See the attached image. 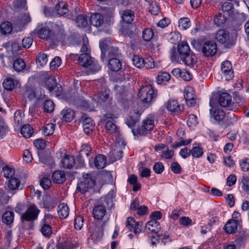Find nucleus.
Segmentation results:
<instances>
[{
    "label": "nucleus",
    "instance_id": "1",
    "mask_svg": "<svg viewBox=\"0 0 249 249\" xmlns=\"http://www.w3.org/2000/svg\"><path fill=\"white\" fill-rule=\"evenodd\" d=\"M178 53L176 48L173 47L171 50L170 58L172 62H178L182 61L184 62H196L197 57L191 51L188 43L185 41L181 42L178 46Z\"/></svg>",
    "mask_w": 249,
    "mask_h": 249
},
{
    "label": "nucleus",
    "instance_id": "2",
    "mask_svg": "<svg viewBox=\"0 0 249 249\" xmlns=\"http://www.w3.org/2000/svg\"><path fill=\"white\" fill-rule=\"evenodd\" d=\"M216 39L220 43L224 44L227 48H230L233 46L236 42L237 33L234 32L230 34L228 31L223 29L219 30L216 33Z\"/></svg>",
    "mask_w": 249,
    "mask_h": 249
},
{
    "label": "nucleus",
    "instance_id": "3",
    "mask_svg": "<svg viewBox=\"0 0 249 249\" xmlns=\"http://www.w3.org/2000/svg\"><path fill=\"white\" fill-rule=\"evenodd\" d=\"M138 96L142 102L149 103L156 97L157 94L151 85H147L140 89Z\"/></svg>",
    "mask_w": 249,
    "mask_h": 249
},
{
    "label": "nucleus",
    "instance_id": "4",
    "mask_svg": "<svg viewBox=\"0 0 249 249\" xmlns=\"http://www.w3.org/2000/svg\"><path fill=\"white\" fill-rule=\"evenodd\" d=\"M96 182L95 176L87 173L83 175V179L80 183H78L77 190L82 193H84L89 188L94 186Z\"/></svg>",
    "mask_w": 249,
    "mask_h": 249
},
{
    "label": "nucleus",
    "instance_id": "5",
    "mask_svg": "<svg viewBox=\"0 0 249 249\" xmlns=\"http://www.w3.org/2000/svg\"><path fill=\"white\" fill-rule=\"evenodd\" d=\"M40 210L34 204L30 205L27 211L21 215V220L24 221H33L36 220Z\"/></svg>",
    "mask_w": 249,
    "mask_h": 249
},
{
    "label": "nucleus",
    "instance_id": "6",
    "mask_svg": "<svg viewBox=\"0 0 249 249\" xmlns=\"http://www.w3.org/2000/svg\"><path fill=\"white\" fill-rule=\"evenodd\" d=\"M154 126V121L151 119H146L142 122V125L136 130L132 129V131L134 135H143L146 134L148 131L152 130Z\"/></svg>",
    "mask_w": 249,
    "mask_h": 249
},
{
    "label": "nucleus",
    "instance_id": "7",
    "mask_svg": "<svg viewBox=\"0 0 249 249\" xmlns=\"http://www.w3.org/2000/svg\"><path fill=\"white\" fill-rule=\"evenodd\" d=\"M210 106L211 108L210 109L211 117L218 124L223 123L225 117V112L219 108H215L213 107L212 100H210Z\"/></svg>",
    "mask_w": 249,
    "mask_h": 249
},
{
    "label": "nucleus",
    "instance_id": "8",
    "mask_svg": "<svg viewBox=\"0 0 249 249\" xmlns=\"http://www.w3.org/2000/svg\"><path fill=\"white\" fill-rule=\"evenodd\" d=\"M105 122V128L108 133L112 135V140H115L116 144H118V139H119V128L112 121L104 120Z\"/></svg>",
    "mask_w": 249,
    "mask_h": 249
},
{
    "label": "nucleus",
    "instance_id": "9",
    "mask_svg": "<svg viewBox=\"0 0 249 249\" xmlns=\"http://www.w3.org/2000/svg\"><path fill=\"white\" fill-rule=\"evenodd\" d=\"M202 51L203 54L207 57L213 56L217 52V45L213 41H206L202 47Z\"/></svg>",
    "mask_w": 249,
    "mask_h": 249
},
{
    "label": "nucleus",
    "instance_id": "10",
    "mask_svg": "<svg viewBox=\"0 0 249 249\" xmlns=\"http://www.w3.org/2000/svg\"><path fill=\"white\" fill-rule=\"evenodd\" d=\"M42 79L45 81V86L48 89L50 92L55 90L57 88V84L56 79L52 76H49L46 71L42 72Z\"/></svg>",
    "mask_w": 249,
    "mask_h": 249
},
{
    "label": "nucleus",
    "instance_id": "11",
    "mask_svg": "<svg viewBox=\"0 0 249 249\" xmlns=\"http://www.w3.org/2000/svg\"><path fill=\"white\" fill-rule=\"evenodd\" d=\"M142 222H136L134 218L129 217L126 221V227L130 231H133L135 234L142 231Z\"/></svg>",
    "mask_w": 249,
    "mask_h": 249
},
{
    "label": "nucleus",
    "instance_id": "12",
    "mask_svg": "<svg viewBox=\"0 0 249 249\" xmlns=\"http://www.w3.org/2000/svg\"><path fill=\"white\" fill-rule=\"evenodd\" d=\"M165 105L169 111L176 114L181 113L184 109L183 105L179 104L177 100L174 99L169 100Z\"/></svg>",
    "mask_w": 249,
    "mask_h": 249
},
{
    "label": "nucleus",
    "instance_id": "13",
    "mask_svg": "<svg viewBox=\"0 0 249 249\" xmlns=\"http://www.w3.org/2000/svg\"><path fill=\"white\" fill-rule=\"evenodd\" d=\"M75 164V160L73 156L65 155L60 160L59 166L61 168L70 169Z\"/></svg>",
    "mask_w": 249,
    "mask_h": 249
},
{
    "label": "nucleus",
    "instance_id": "14",
    "mask_svg": "<svg viewBox=\"0 0 249 249\" xmlns=\"http://www.w3.org/2000/svg\"><path fill=\"white\" fill-rule=\"evenodd\" d=\"M122 20L127 24H131L135 18L134 12L130 9H125L120 12Z\"/></svg>",
    "mask_w": 249,
    "mask_h": 249
},
{
    "label": "nucleus",
    "instance_id": "15",
    "mask_svg": "<svg viewBox=\"0 0 249 249\" xmlns=\"http://www.w3.org/2000/svg\"><path fill=\"white\" fill-rule=\"evenodd\" d=\"M107 213L105 205H98L93 209L92 214L95 219L97 220L102 219L106 215Z\"/></svg>",
    "mask_w": 249,
    "mask_h": 249
},
{
    "label": "nucleus",
    "instance_id": "16",
    "mask_svg": "<svg viewBox=\"0 0 249 249\" xmlns=\"http://www.w3.org/2000/svg\"><path fill=\"white\" fill-rule=\"evenodd\" d=\"M238 225V221L231 219L228 220L224 226V230L226 232L229 234L235 233Z\"/></svg>",
    "mask_w": 249,
    "mask_h": 249
},
{
    "label": "nucleus",
    "instance_id": "17",
    "mask_svg": "<svg viewBox=\"0 0 249 249\" xmlns=\"http://www.w3.org/2000/svg\"><path fill=\"white\" fill-rule=\"evenodd\" d=\"M35 31L39 37L43 39H47L51 35V31L47 26H38L35 30Z\"/></svg>",
    "mask_w": 249,
    "mask_h": 249
},
{
    "label": "nucleus",
    "instance_id": "18",
    "mask_svg": "<svg viewBox=\"0 0 249 249\" xmlns=\"http://www.w3.org/2000/svg\"><path fill=\"white\" fill-rule=\"evenodd\" d=\"M107 159L106 157L103 155H97L94 160L93 163L91 164V166L94 167L97 169H103L106 165Z\"/></svg>",
    "mask_w": 249,
    "mask_h": 249
},
{
    "label": "nucleus",
    "instance_id": "19",
    "mask_svg": "<svg viewBox=\"0 0 249 249\" xmlns=\"http://www.w3.org/2000/svg\"><path fill=\"white\" fill-rule=\"evenodd\" d=\"M59 238L56 245L57 249H74L79 247V243L76 242H71L70 241H64V242H59Z\"/></svg>",
    "mask_w": 249,
    "mask_h": 249
},
{
    "label": "nucleus",
    "instance_id": "20",
    "mask_svg": "<svg viewBox=\"0 0 249 249\" xmlns=\"http://www.w3.org/2000/svg\"><path fill=\"white\" fill-rule=\"evenodd\" d=\"M221 69L223 73L226 76L227 80H229L234 77L231 63H222Z\"/></svg>",
    "mask_w": 249,
    "mask_h": 249
},
{
    "label": "nucleus",
    "instance_id": "21",
    "mask_svg": "<svg viewBox=\"0 0 249 249\" xmlns=\"http://www.w3.org/2000/svg\"><path fill=\"white\" fill-rule=\"evenodd\" d=\"M83 128L87 134H89L94 127L92 119L89 117H84L82 123Z\"/></svg>",
    "mask_w": 249,
    "mask_h": 249
},
{
    "label": "nucleus",
    "instance_id": "22",
    "mask_svg": "<svg viewBox=\"0 0 249 249\" xmlns=\"http://www.w3.org/2000/svg\"><path fill=\"white\" fill-rule=\"evenodd\" d=\"M140 117V114L138 111L134 110L133 112L130 113V115L126 119V124L128 127L132 128L136 124L139 122Z\"/></svg>",
    "mask_w": 249,
    "mask_h": 249
},
{
    "label": "nucleus",
    "instance_id": "23",
    "mask_svg": "<svg viewBox=\"0 0 249 249\" xmlns=\"http://www.w3.org/2000/svg\"><path fill=\"white\" fill-rule=\"evenodd\" d=\"M218 101L221 106L228 107L231 103V96L228 93L223 92L219 95Z\"/></svg>",
    "mask_w": 249,
    "mask_h": 249
},
{
    "label": "nucleus",
    "instance_id": "24",
    "mask_svg": "<svg viewBox=\"0 0 249 249\" xmlns=\"http://www.w3.org/2000/svg\"><path fill=\"white\" fill-rule=\"evenodd\" d=\"M89 21L93 26L99 27L104 23L103 17L101 14L94 13L90 16Z\"/></svg>",
    "mask_w": 249,
    "mask_h": 249
},
{
    "label": "nucleus",
    "instance_id": "25",
    "mask_svg": "<svg viewBox=\"0 0 249 249\" xmlns=\"http://www.w3.org/2000/svg\"><path fill=\"white\" fill-rule=\"evenodd\" d=\"M52 179L56 183H62L66 180L65 174L61 170L55 171L53 174Z\"/></svg>",
    "mask_w": 249,
    "mask_h": 249
},
{
    "label": "nucleus",
    "instance_id": "26",
    "mask_svg": "<svg viewBox=\"0 0 249 249\" xmlns=\"http://www.w3.org/2000/svg\"><path fill=\"white\" fill-rule=\"evenodd\" d=\"M69 211V208L68 205L64 203L60 204L58 206V214L59 217L62 219H65L68 216Z\"/></svg>",
    "mask_w": 249,
    "mask_h": 249
},
{
    "label": "nucleus",
    "instance_id": "27",
    "mask_svg": "<svg viewBox=\"0 0 249 249\" xmlns=\"http://www.w3.org/2000/svg\"><path fill=\"white\" fill-rule=\"evenodd\" d=\"M47 218V217L45 216L41 221L42 227L40 231L44 236L49 237L51 235L52 231L51 226L46 222Z\"/></svg>",
    "mask_w": 249,
    "mask_h": 249
},
{
    "label": "nucleus",
    "instance_id": "28",
    "mask_svg": "<svg viewBox=\"0 0 249 249\" xmlns=\"http://www.w3.org/2000/svg\"><path fill=\"white\" fill-rule=\"evenodd\" d=\"M63 119L68 122L71 121L74 117V111L70 108L64 109L61 112Z\"/></svg>",
    "mask_w": 249,
    "mask_h": 249
},
{
    "label": "nucleus",
    "instance_id": "29",
    "mask_svg": "<svg viewBox=\"0 0 249 249\" xmlns=\"http://www.w3.org/2000/svg\"><path fill=\"white\" fill-rule=\"evenodd\" d=\"M76 23L79 27H86L89 26V21L88 17L80 15L77 17Z\"/></svg>",
    "mask_w": 249,
    "mask_h": 249
},
{
    "label": "nucleus",
    "instance_id": "30",
    "mask_svg": "<svg viewBox=\"0 0 249 249\" xmlns=\"http://www.w3.org/2000/svg\"><path fill=\"white\" fill-rule=\"evenodd\" d=\"M191 155L194 158H199L203 154V149L199 144H194L192 149H191Z\"/></svg>",
    "mask_w": 249,
    "mask_h": 249
},
{
    "label": "nucleus",
    "instance_id": "31",
    "mask_svg": "<svg viewBox=\"0 0 249 249\" xmlns=\"http://www.w3.org/2000/svg\"><path fill=\"white\" fill-rule=\"evenodd\" d=\"M14 213L12 211L5 212L2 216V222L7 225H11L14 221Z\"/></svg>",
    "mask_w": 249,
    "mask_h": 249
},
{
    "label": "nucleus",
    "instance_id": "32",
    "mask_svg": "<svg viewBox=\"0 0 249 249\" xmlns=\"http://www.w3.org/2000/svg\"><path fill=\"white\" fill-rule=\"evenodd\" d=\"M20 133L24 137L30 138L33 133V128L30 124L24 125L21 128Z\"/></svg>",
    "mask_w": 249,
    "mask_h": 249
},
{
    "label": "nucleus",
    "instance_id": "33",
    "mask_svg": "<svg viewBox=\"0 0 249 249\" xmlns=\"http://www.w3.org/2000/svg\"><path fill=\"white\" fill-rule=\"evenodd\" d=\"M2 172L3 173V176L5 178H11L14 176L15 170L13 167L5 165L3 167Z\"/></svg>",
    "mask_w": 249,
    "mask_h": 249
},
{
    "label": "nucleus",
    "instance_id": "34",
    "mask_svg": "<svg viewBox=\"0 0 249 249\" xmlns=\"http://www.w3.org/2000/svg\"><path fill=\"white\" fill-rule=\"evenodd\" d=\"M82 66L87 68L90 73H95L98 71L100 69V66H98L97 63H82Z\"/></svg>",
    "mask_w": 249,
    "mask_h": 249
},
{
    "label": "nucleus",
    "instance_id": "35",
    "mask_svg": "<svg viewBox=\"0 0 249 249\" xmlns=\"http://www.w3.org/2000/svg\"><path fill=\"white\" fill-rule=\"evenodd\" d=\"M13 67L15 71L18 72L28 71L30 67L26 65V63H12Z\"/></svg>",
    "mask_w": 249,
    "mask_h": 249
},
{
    "label": "nucleus",
    "instance_id": "36",
    "mask_svg": "<svg viewBox=\"0 0 249 249\" xmlns=\"http://www.w3.org/2000/svg\"><path fill=\"white\" fill-rule=\"evenodd\" d=\"M20 185L19 180L16 178L10 179L8 182V186L9 189L15 190L17 189Z\"/></svg>",
    "mask_w": 249,
    "mask_h": 249
},
{
    "label": "nucleus",
    "instance_id": "37",
    "mask_svg": "<svg viewBox=\"0 0 249 249\" xmlns=\"http://www.w3.org/2000/svg\"><path fill=\"white\" fill-rule=\"evenodd\" d=\"M91 151V148L90 146L88 143L84 144L81 146V149L79 152V156L81 157H82L84 156L88 157Z\"/></svg>",
    "mask_w": 249,
    "mask_h": 249
},
{
    "label": "nucleus",
    "instance_id": "38",
    "mask_svg": "<svg viewBox=\"0 0 249 249\" xmlns=\"http://www.w3.org/2000/svg\"><path fill=\"white\" fill-rule=\"evenodd\" d=\"M154 32L151 28H146L142 32V38L145 41H149L153 38Z\"/></svg>",
    "mask_w": 249,
    "mask_h": 249
},
{
    "label": "nucleus",
    "instance_id": "39",
    "mask_svg": "<svg viewBox=\"0 0 249 249\" xmlns=\"http://www.w3.org/2000/svg\"><path fill=\"white\" fill-rule=\"evenodd\" d=\"M54 130L55 124L52 123H49L44 126L43 133L46 136H50L53 133Z\"/></svg>",
    "mask_w": 249,
    "mask_h": 249
},
{
    "label": "nucleus",
    "instance_id": "40",
    "mask_svg": "<svg viewBox=\"0 0 249 249\" xmlns=\"http://www.w3.org/2000/svg\"><path fill=\"white\" fill-rule=\"evenodd\" d=\"M196 97L195 91L191 87H186L184 89V98L185 100L192 99Z\"/></svg>",
    "mask_w": 249,
    "mask_h": 249
},
{
    "label": "nucleus",
    "instance_id": "41",
    "mask_svg": "<svg viewBox=\"0 0 249 249\" xmlns=\"http://www.w3.org/2000/svg\"><path fill=\"white\" fill-rule=\"evenodd\" d=\"M248 234L246 231H240L237 234V238L235 240V243L239 245H241L247 239Z\"/></svg>",
    "mask_w": 249,
    "mask_h": 249
},
{
    "label": "nucleus",
    "instance_id": "42",
    "mask_svg": "<svg viewBox=\"0 0 249 249\" xmlns=\"http://www.w3.org/2000/svg\"><path fill=\"white\" fill-rule=\"evenodd\" d=\"M0 27L1 32L4 34H9L12 30V24L8 21L2 22Z\"/></svg>",
    "mask_w": 249,
    "mask_h": 249
},
{
    "label": "nucleus",
    "instance_id": "43",
    "mask_svg": "<svg viewBox=\"0 0 249 249\" xmlns=\"http://www.w3.org/2000/svg\"><path fill=\"white\" fill-rule=\"evenodd\" d=\"M15 82L14 80L10 78L4 80L3 82L4 88L7 90H12L15 88Z\"/></svg>",
    "mask_w": 249,
    "mask_h": 249
},
{
    "label": "nucleus",
    "instance_id": "44",
    "mask_svg": "<svg viewBox=\"0 0 249 249\" xmlns=\"http://www.w3.org/2000/svg\"><path fill=\"white\" fill-rule=\"evenodd\" d=\"M94 60L89 53H82L78 57L79 62H93Z\"/></svg>",
    "mask_w": 249,
    "mask_h": 249
},
{
    "label": "nucleus",
    "instance_id": "45",
    "mask_svg": "<svg viewBox=\"0 0 249 249\" xmlns=\"http://www.w3.org/2000/svg\"><path fill=\"white\" fill-rule=\"evenodd\" d=\"M109 97V93L106 90L101 93H98L95 95L94 99L98 102H104L108 99Z\"/></svg>",
    "mask_w": 249,
    "mask_h": 249
},
{
    "label": "nucleus",
    "instance_id": "46",
    "mask_svg": "<svg viewBox=\"0 0 249 249\" xmlns=\"http://www.w3.org/2000/svg\"><path fill=\"white\" fill-rule=\"evenodd\" d=\"M222 10L224 13L230 15L233 12V7L232 4L229 2H224L221 7Z\"/></svg>",
    "mask_w": 249,
    "mask_h": 249
},
{
    "label": "nucleus",
    "instance_id": "47",
    "mask_svg": "<svg viewBox=\"0 0 249 249\" xmlns=\"http://www.w3.org/2000/svg\"><path fill=\"white\" fill-rule=\"evenodd\" d=\"M24 96L29 100H31L36 98V94L34 89L28 87L24 91Z\"/></svg>",
    "mask_w": 249,
    "mask_h": 249
},
{
    "label": "nucleus",
    "instance_id": "48",
    "mask_svg": "<svg viewBox=\"0 0 249 249\" xmlns=\"http://www.w3.org/2000/svg\"><path fill=\"white\" fill-rule=\"evenodd\" d=\"M213 21L217 26H221L225 22L226 18L221 13H219L214 17Z\"/></svg>",
    "mask_w": 249,
    "mask_h": 249
},
{
    "label": "nucleus",
    "instance_id": "49",
    "mask_svg": "<svg viewBox=\"0 0 249 249\" xmlns=\"http://www.w3.org/2000/svg\"><path fill=\"white\" fill-rule=\"evenodd\" d=\"M191 26L190 21L187 18H181L178 21V26L183 30L187 29Z\"/></svg>",
    "mask_w": 249,
    "mask_h": 249
},
{
    "label": "nucleus",
    "instance_id": "50",
    "mask_svg": "<svg viewBox=\"0 0 249 249\" xmlns=\"http://www.w3.org/2000/svg\"><path fill=\"white\" fill-rule=\"evenodd\" d=\"M170 41L173 44H176L181 39L180 34L178 32H173L170 34Z\"/></svg>",
    "mask_w": 249,
    "mask_h": 249
},
{
    "label": "nucleus",
    "instance_id": "51",
    "mask_svg": "<svg viewBox=\"0 0 249 249\" xmlns=\"http://www.w3.org/2000/svg\"><path fill=\"white\" fill-rule=\"evenodd\" d=\"M159 225V223L157 221L151 219L148 221L146 225V227L148 230L152 232H156V228Z\"/></svg>",
    "mask_w": 249,
    "mask_h": 249
},
{
    "label": "nucleus",
    "instance_id": "52",
    "mask_svg": "<svg viewBox=\"0 0 249 249\" xmlns=\"http://www.w3.org/2000/svg\"><path fill=\"white\" fill-rule=\"evenodd\" d=\"M44 110L47 112H51L53 110L54 106L52 101L47 100L45 101L43 105Z\"/></svg>",
    "mask_w": 249,
    "mask_h": 249
},
{
    "label": "nucleus",
    "instance_id": "53",
    "mask_svg": "<svg viewBox=\"0 0 249 249\" xmlns=\"http://www.w3.org/2000/svg\"><path fill=\"white\" fill-rule=\"evenodd\" d=\"M84 223V218L82 216H77L74 220V226L77 230H81L83 227Z\"/></svg>",
    "mask_w": 249,
    "mask_h": 249
},
{
    "label": "nucleus",
    "instance_id": "54",
    "mask_svg": "<svg viewBox=\"0 0 249 249\" xmlns=\"http://www.w3.org/2000/svg\"><path fill=\"white\" fill-rule=\"evenodd\" d=\"M157 80L160 83L168 81L170 79V75L167 72H162L157 76Z\"/></svg>",
    "mask_w": 249,
    "mask_h": 249
},
{
    "label": "nucleus",
    "instance_id": "55",
    "mask_svg": "<svg viewBox=\"0 0 249 249\" xmlns=\"http://www.w3.org/2000/svg\"><path fill=\"white\" fill-rule=\"evenodd\" d=\"M14 122L17 125H20L22 123V113L20 110L15 112L14 117Z\"/></svg>",
    "mask_w": 249,
    "mask_h": 249
},
{
    "label": "nucleus",
    "instance_id": "56",
    "mask_svg": "<svg viewBox=\"0 0 249 249\" xmlns=\"http://www.w3.org/2000/svg\"><path fill=\"white\" fill-rule=\"evenodd\" d=\"M40 184L43 189H48L51 186L52 181L50 178L44 177L40 180Z\"/></svg>",
    "mask_w": 249,
    "mask_h": 249
},
{
    "label": "nucleus",
    "instance_id": "57",
    "mask_svg": "<svg viewBox=\"0 0 249 249\" xmlns=\"http://www.w3.org/2000/svg\"><path fill=\"white\" fill-rule=\"evenodd\" d=\"M100 48L101 50V57L102 61H104L105 53L106 50H108V46L107 43V41H103L100 42Z\"/></svg>",
    "mask_w": 249,
    "mask_h": 249
},
{
    "label": "nucleus",
    "instance_id": "58",
    "mask_svg": "<svg viewBox=\"0 0 249 249\" xmlns=\"http://www.w3.org/2000/svg\"><path fill=\"white\" fill-rule=\"evenodd\" d=\"M23 159L24 161L27 163H30L32 161L33 159L32 155L29 150L26 149L24 151L23 154Z\"/></svg>",
    "mask_w": 249,
    "mask_h": 249
},
{
    "label": "nucleus",
    "instance_id": "59",
    "mask_svg": "<svg viewBox=\"0 0 249 249\" xmlns=\"http://www.w3.org/2000/svg\"><path fill=\"white\" fill-rule=\"evenodd\" d=\"M164 169V165L161 162H157L155 163L153 166V170L157 174H161L163 172Z\"/></svg>",
    "mask_w": 249,
    "mask_h": 249
},
{
    "label": "nucleus",
    "instance_id": "60",
    "mask_svg": "<svg viewBox=\"0 0 249 249\" xmlns=\"http://www.w3.org/2000/svg\"><path fill=\"white\" fill-rule=\"evenodd\" d=\"M107 68L112 71H118L122 68V63H107Z\"/></svg>",
    "mask_w": 249,
    "mask_h": 249
},
{
    "label": "nucleus",
    "instance_id": "61",
    "mask_svg": "<svg viewBox=\"0 0 249 249\" xmlns=\"http://www.w3.org/2000/svg\"><path fill=\"white\" fill-rule=\"evenodd\" d=\"M197 117L194 114H190L189 116V118L187 121L188 125L190 127L196 126L198 124Z\"/></svg>",
    "mask_w": 249,
    "mask_h": 249
},
{
    "label": "nucleus",
    "instance_id": "62",
    "mask_svg": "<svg viewBox=\"0 0 249 249\" xmlns=\"http://www.w3.org/2000/svg\"><path fill=\"white\" fill-rule=\"evenodd\" d=\"M34 144L37 149H43L46 147L45 141L41 139H38L35 140Z\"/></svg>",
    "mask_w": 249,
    "mask_h": 249
},
{
    "label": "nucleus",
    "instance_id": "63",
    "mask_svg": "<svg viewBox=\"0 0 249 249\" xmlns=\"http://www.w3.org/2000/svg\"><path fill=\"white\" fill-rule=\"evenodd\" d=\"M179 222L180 225L184 226H188L192 224V220L186 216H182L179 218Z\"/></svg>",
    "mask_w": 249,
    "mask_h": 249
},
{
    "label": "nucleus",
    "instance_id": "64",
    "mask_svg": "<svg viewBox=\"0 0 249 249\" xmlns=\"http://www.w3.org/2000/svg\"><path fill=\"white\" fill-rule=\"evenodd\" d=\"M241 168L243 171L249 170V159L246 158L242 160L240 163Z\"/></svg>",
    "mask_w": 249,
    "mask_h": 249
}]
</instances>
